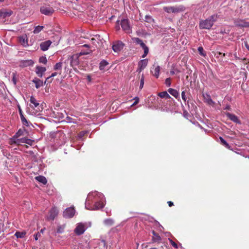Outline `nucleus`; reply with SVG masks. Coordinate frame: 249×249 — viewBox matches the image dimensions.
I'll return each mask as SVG.
<instances>
[{"label": "nucleus", "instance_id": "52", "mask_svg": "<svg viewBox=\"0 0 249 249\" xmlns=\"http://www.w3.org/2000/svg\"><path fill=\"white\" fill-rule=\"evenodd\" d=\"M57 74H58V72H53V73H52V74L51 75V77H54V76H56V75H57Z\"/></svg>", "mask_w": 249, "mask_h": 249}, {"label": "nucleus", "instance_id": "26", "mask_svg": "<svg viewBox=\"0 0 249 249\" xmlns=\"http://www.w3.org/2000/svg\"><path fill=\"white\" fill-rule=\"evenodd\" d=\"M35 179L39 182L46 184L47 182L46 178L42 176H38L35 177Z\"/></svg>", "mask_w": 249, "mask_h": 249}, {"label": "nucleus", "instance_id": "35", "mask_svg": "<svg viewBox=\"0 0 249 249\" xmlns=\"http://www.w3.org/2000/svg\"><path fill=\"white\" fill-rule=\"evenodd\" d=\"M26 233L25 231L23 232H19V231H17L15 235L18 238H24L26 235Z\"/></svg>", "mask_w": 249, "mask_h": 249}, {"label": "nucleus", "instance_id": "40", "mask_svg": "<svg viewBox=\"0 0 249 249\" xmlns=\"http://www.w3.org/2000/svg\"><path fill=\"white\" fill-rule=\"evenodd\" d=\"M145 21L148 23H152L154 22V19H153L151 16L146 15L145 17Z\"/></svg>", "mask_w": 249, "mask_h": 249}, {"label": "nucleus", "instance_id": "10", "mask_svg": "<svg viewBox=\"0 0 249 249\" xmlns=\"http://www.w3.org/2000/svg\"><path fill=\"white\" fill-rule=\"evenodd\" d=\"M85 231V225L82 223H78L74 229V232L77 235L82 234Z\"/></svg>", "mask_w": 249, "mask_h": 249}, {"label": "nucleus", "instance_id": "50", "mask_svg": "<svg viewBox=\"0 0 249 249\" xmlns=\"http://www.w3.org/2000/svg\"><path fill=\"white\" fill-rule=\"evenodd\" d=\"M85 132L82 131L79 133L78 136L79 137H82L84 136V135H85Z\"/></svg>", "mask_w": 249, "mask_h": 249}, {"label": "nucleus", "instance_id": "21", "mask_svg": "<svg viewBox=\"0 0 249 249\" xmlns=\"http://www.w3.org/2000/svg\"><path fill=\"white\" fill-rule=\"evenodd\" d=\"M40 12L45 15H50L53 13V10L50 8L42 7L40 8Z\"/></svg>", "mask_w": 249, "mask_h": 249}, {"label": "nucleus", "instance_id": "49", "mask_svg": "<svg viewBox=\"0 0 249 249\" xmlns=\"http://www.w3.org/2000/svg\"><path fill=\"white\" fill-rule=\"evenodd\" d=\"M170 243H171V245L173 246V247H174L175 248L177 249L178 248V246L177 244L176 243H175L174 241H173V240H171Z\"/></svg>", "mask_w": 249, "mask_h": 249}, {"label": "nucleus", "instance_id": "28", "mask_svg": "<svg viewBox=\"0 0 249 249\" xmlns=\"http://www.w3.org/2000/svg\"><path fill=\"white\" fill-rule=\"evenodd\" d=\"M105 206V204L102 201H97L94 204V210H99L102 209Z\"/></svg>", "mask_w": 249, "mask_h": 249}, {"label": "nucleus", "instance_id": "53", "mask_svg": "<svg viewBox=\"0 0 249 249\" xmlns=\"http://www.w3.org/2000/svg\"><path fill=\"white\" fill-rule=\"evenodd\" d=\"M38 236H40V234L38 232L35 235V238L36 240H37L38 239Z\"/></svg>", "mask_w": 249, "mask_h": 249}, {"label": "nucleus", "instance_id": "56", "mask_svg": "<svg viewBox=\"0 0 249 249\" xmlns=\"http://www.w3.org/2000/svg\"><path fill=\"white\" fill-rule=\"evenodd\" d=\"M230 109H231V107H230V106H227L225 108V109H228V110H230Z\"/></svg>", "mask_w": 249, "mask_h": 249}, {"label": "nucleus", "instance_id": "4", "mask_svg": "<svg viewBox=\"0 0 249 249\" xmlns=\"http://www.w3.org/2000/svg\"><path fill=\"white\" fill-rule=\"evenodd\" d=\"M163 9L165 12L168 13H178L184 11L185 10V7L183 5H179L178 6H164Z\"/></svg>", "mask_w": 249, "mask_h": 249}, {"label": "nucleus", "instance_id": "25", "mask_svg": "<svg viewBox=\"0 0 249 249\" xmlns=\"http://www.w3.org/2000/svg\"><path fill=\"white\" fill-rule=\"evenodd\" d=\"M19 112L20 114V119L23 124L27 126H29V123L28 121L26 119V118L24 117L23 114V112L20 108H19Z\"/></svg>", "mask_w": 249, "mask_h": 249}, {"label": "nucleus", "instance_id": "17", "mask_svg": "<svg viewBox=\"0 0 249 249\" xmlns=\"http://www.w3.org/2000/svg\"><path fill=\"white\" fill-rule=\"evenodd\" d=\"M49 26L48 25L46 26H37L35 27L34 31H41L42 30H47L48 31H53V30L54 31H58L56 29L53 28V29H49Z\"/></svg>", "mask_w": 249, "mask_h": 249}, {"label": "nucleus", "instance_id": "45", "mask_svg": "<svg viewBox=\"0 0 249 249\" xmlns=\"http://www.w3.org/2000/svg\"><path fill=\"white\" fill-rule=\"evenodd\" d=\"M181 97L182 100L185 102L187 101V97L185 94V91H182L181 92Z\"/></svg>", "mask_w": 249, "mask_h": 249}, {"label": "nucleus", "instance_id": "6", "mask_svg": "<svg viewBox=\"0 0 249 249\" xmlns=\"http://www.w3.org/2000/svg\"><path fill=\"white\" fill-rule=\"evenodd\" d=\"M234 24L235 26L240 27V28L249 27V22L240 19H235Z\"/></svg>", "mask_w": 249, "mask_h": 249}, {"label": "nucleus", "instance_id": "31", "mask_svg": "<svg viewBox=\"0 0 249 249\" xmlns=\"http://www.w3.org/2000/svg\"><path fill=\"white\" fill-rule=\"evenodd\" d=\"M108 65V63L105 60H102L99 64V69L101 71H103L106 66Z\"/></svg>", "mask_w": 249, "mask_h": 249}, {"label": "nucleus", "instance_id": "63", "mask_svg": "<svg viewBox=\"0 0 249 249\" xmlns=\"http://www.w3.org/2000/svg\"><path fill=\"white\" fill-rule=\"evenodd\" d=\"M103 242H104V245H105V241H103Z\"/></svg>", "mask_w": 249, "mask_h": 249}, {"label": "nucleus", "instance_id": "13", "mask_svg": "<svg viewBox=\"0 0 249 249\" xmlns=\"http://www.w3.org/2000/svg\"><path fill=\"white\" fill-rule=\"evenodd\" d=\"M225 114L226 116L232 122L236 124H241V121L235 115L230 112H226Z\"/></svg>", "mask_w": 249, "mask_h": 249}, {"label": "nucleus", "instance_id": "43", "mask_svg": "<svg viewBox=\"0 0 249 249\" xmlns=\"http://www.w3.org/2000/svg\"><path fill=\"white\" fill-rule=\"evenodd\" d=\"M144 76L142 75V77H141V81H140V89H142V88L143 87L144 82Z\"/></svg>", "mask_w": 249, "mask_h": 249}, {"label": "nucleus", "instance_id": "62", "mask_svg": "<svg viewBox=\"0 0 249 249\" xmlns=\"http://www.w3.org/2000/svg\"><path fill=\"white\" fill-rule=\"evenodd\" d=\"M4 0H0V2H3Z\"/></svg>", "mask_w": 249, "mask_h": 249}, {"label": "nucleus", "instance_id": "19", "mask_svg": "<svg viewBox=\"0 0 249 249\" xmlns=\"http://www.w3.org/2000/svg\"><path fill=\"white\" fill-rule=\"evenodd\" d=\"M153 236L152 237V241L153 242H157L160 243L161 241V238L159 234L156 232L154 231H153L152 232Z\"/></svg>", "mask_w": 249, "mask_h": 249}, {"label": "nucleus", "instance_id": "24", "mask_svg": "<svg viewBox=\"0 0 249 249\" xmlns=\"http://www.w3.org/2000/svg\"><path fill=\"white\" fill-rule=\"evenodd\" d=\"M168 92L176 99L179 97V92L175 89L169 88L168 89Z\"/></svg>", "mask_w": 249, "mask_h": 249}, {"label": "nucleus", "instance_id": "1", "mask_svg": "<svg viewBox=\"0 0 249 249\" xmlns=\"http://www.w3.org/2000/svg\"><path fill=\"white\" fill-rule=\"evenodd\" d=\"M218 17L217 14H214L205 20H201L199 22L200 28L201 29H210L214 23L217 20Z\"/></svg>", "mask_w": 249, "mask_h": 249}, {"label": "nucleus", "instance_id": "29", "mask_svg": "<svg viewBox=\"0 0 249 249\" xmlns=\"http://www.w3.org/2000/svg\"><path fill=\"white\" fill-rule=\"evenodd\" d=\"M160 71V67L159 66H157L156 67L154 68L153 71H151V72L152 73L153 75L155 76L156 78H158L159 76Z\"/></svg>", "mask_w": 249, "mask_h": 249}, {"label": "nucleus", "instance_id": "30", "mask_svg": "<svg viewBox=\"0 0 249 249\" xmlns=\"http://www.w3.org/2000/svg\"><path fill=\"white\" fill-rule=\"evenodd\" d=\"M62 68V62H58L53 67V70L55 71H60L59 72V74H61V69Z\"/></svg>", "mask_w": 249, "mask_h": 249}, {"label": "nucleus", "instance_id": "15", "mask_svg": "<svg viewBox=\"0 0 249 249\" xmlns=\"http://www.w3.org/2000/svg\"><path fill=\"white\" fill-rule=\"evenodd\" d=\"M148 64V60L145 59H142L141 60L139 63H138V69L137 70V71H139V72H140L142 71L147 65Z\"/></svg>", "mask_w": 249, "mask_h": 249}, {"label": "nucleus", "instance_id": "36", "mask_svg": "<svg viewBox=\"0 0 249 249\" xmlns=\"http://www.w3.org/2000/svg\"><path fill=\"white\" fill-rule=\"evenodd\" d=\"M198 51L200 54L202 56L205 57L206 56V53L204 51L203 48L202 46H200L198 48Z\"/></svg>", "mask_w": 249, "mask_h": 249}, {"label": "nucleus", "instance_id": "14", "mask_svg": "<svg viewBox=\"0 0 249 249\" xmlns=\"http://www.w3.org/2000/svg\"><path fill=\"white\" fill-rule=\"evenodd\" d=\"M13 14L11 10L6 11L5 9L0 10V19H4L7 17H9Z\"/></svg>", "mask_w": 249, "mask_h": 249}, {"label": "nucleus", "instance_id": "61", "mask_svg": "<svg viewBox=\"0 0 249 249\" xmlns=\"http://www.w3.org/2000/svg\"><path fill=\"white\" fill-rule=\"evenodd\" d=\"M170 72L172 74H174L175 73L174 71H171Z\"/></svg>", "mask_w": 249, "mask_h": 249}, {"label": "nucleus", "instance_id": "59", "mask_svg": "<svg viewBox=\"0 0 249 249\" xmlns=\"http://www.w3.org/2000/svg\"><path fill=\"white\" fill-rule=\"evenodd\" d=\"M217 53L219 54V55H221L222 54V53L219 52H217Z\"/></svg>", "mask_w": 249, "mask_h": 249}, {"label": "nucleus", "instance_id": "9", "mask_svg": "<svg viewBox=\"0 0 249 249\" xmlns=\"http://www.w3.org/2000/svg\"><path fill=\"white\" fill-rule=\"evenodd\" d=\"M58 211L55 207L52 208L49 212V215L48 216V219L53 220L55 217L57 215Z\"/></svg>", "mask_w": 249, "mask_h": 249}, {"label": "nucleus", "instance_id": "20", "mask_svg": "<svg viewBox=\"0 0 249 249\" xmlns=\"http://www.w3.org/2000/svg\"><path fill=\"white\" fill-rule=\"evenodd\" d=\"M25 130L24 129H19L18 132L11 138L15 140L18 137H24L25 136Z\"/></svg>", "mask_w": 249, "mask_h": 249}, {"label": "nucleus", "instance_id": "11", "mask_svg": "<svg viewBox=\"0 0 249 249\" xmlns=\"http://www.w3.org/2000/svg\"><path fill=\"white\" fill-rule=\"evenodd\" d=\"M124 44L121 41H117L115 42L112 45L113 50L116 53L120 52L124 47Z\"/></svg>", "mask_w": 249, "mask_h": 249}, {"label": "nucleus", "instance_id": "8", "mask_svg": "<svg viewBox=\"0 0 249 249\" xmlns=\"http://www.w3.org/2000/svg\"><path fill=\"white\" fill-rule=\"evenodd\" d=\"M69 61H70V65L72 68L77 65L79 63L78 57L76 55L69 56L67 60L68 62Z\"/></svg>", "mask_w": 249, "mask_h": 249}, {"label": "nucleus", "instance_id": "57", "mask_svg": "<svg viewBox=\"0 0 249 249\" xmlns=\"http://www.w3.org/2000/svg\"><path fill=\"white\" fill-rule=\"evenodd\" d=\"M223 56H225L226 55V54L225 53H222V54H221Z\"/></svg>", "mask_w": 249, "mask_h": 249}, {"label": "nucleus", "instance_id": "32", "mask_svg": "<svg viewBox=\"0 0 249 249\" xmlns=\"http://www.w3.org/2000/svg\"><path fill=\"white\" fill-rule=\"evenodd\" d=\"M33 82L36 85V89L39 88L40 87L43 86V83L42 81L39 79H37L36 80H34Z\"/></svg>", "mask_w": 249, "mask_h": 249}, {"label": "nucleus", "instance_id": "7", "mask_svg": "<svg viewBox=\"0 0 249 249\" xmlns=\"http://www.w3.org/2000/svg\"><path fill=\"white\" fill-rule=\"evenodd\" d=\"M75 212L74 208H68L64 211L63 216L65 218H71L74 216Z\"/></svg>", "mask_w": 249, "mask_h": 249}, {"label": "nucleus", "instance_id": "58", "mask_svg": "<svg viewBox=\"0 0 249 249\" xmlns=\"http://www.w3.org/2000/svg\"><path fill=\"white\" fill-rule=\"evenodd\" d=\"M5 31H10V32H12V31H14V30H7Z\"/></svg>", "mask_w": 249, "mask_h": 249}, {"label": "nucleus", "instance_id": "3", "mask_svg": "<svg viewBox=\"0 0 249 249\" xmlns=\"http://www.w3.org/2000/svg\"><path fill=\"white\" fill-rule=\"evenodd\" d=\"M120 25L124 31H128L131 29V26L130 21L128 18H122L116 21V27L117 30H120Z\"/></svg>", "mask_w": 249, "mask_h": 249}, {"label": "nucleus", "instance_id": "34", "mask_svg": "<svg viewBox=\"0 0 249 249\" xmlns=\"http://www.w3.org/2000/svg\"><path fill=\"white\" fill-rule=\"evenodd\" d=\"M219 140L220 141L221 143L224 145L225 147L228 149H230V145L227 142L221 137H219Z\"/></svg>", "mask_w": 249, "mask_h": 249}, {"label": "nucleus", "instance_id": "55", "mask_svg": "<svg viewBox=\"0 0 249 249\" xmlns=\"http://www.w3.org/2000/svg\"><path fill=\"white\" fill-rule=\"evenodd\" d=\"M83 47H86V48H88V49H89V46L87 44H85L83 46Z\"/></svg>", "mask_w": 249, "mask_h": 249}, {"label": "nucleus", "instance_id": "38", "mask_svg": "<svg viewBox=\"0 0 249 249\" xmlns=\"http://www.w3.org/2000/svg\"><path fill=\"white\" fill-rule=\"evenodd\" d=\"M47 62V59L46 56H42L39 59V62L40 63H43L44 64H46Z\"/></svg>", "mask_w": 249, "mask_h": 249}, {"label": "nucleus", "instance_id": "51", "mask_svg": "<svg viewBox=\"0 0 249 249\" xmlns=\"http://www.w3.org/2000/svg\"><path fill=\"white\" fill-rule=\"evenodd\" d=\"M167 203H168V206H169V207H172V206H173L174 205V203H173V202H172V201H168V202H167Z\"/></svg>", "mask_w": 249, "mask_h": 249}, {"label": "nucleus", "instance_id": "22", "mask_svg": "<svg viewBox=\"0 0 249 249\" xmlns=\"http://www.w3.org/2000/svg\"><path fill=\"white\" fill-rule=\"evenodd\" d=\"M34 62L32 60H22L20 62L19 66L22 67H26L32 65Z\"/></svg>", "mask_w": 249, "mask_h": 249}, {"label": "nucleus", "instance_id": "16", "mask_svg": "<svg viewBox=\"0 0 249 249\" xmlns=\"http://www.w3.org/2000/svg\"><path fill=\"white\" fill-rule=\"evenodd\" d=\"M46 71V69L45 67L41 66H36V72L39 77H42L43 73Z\"/></svg>", "mask_w": 249, "mask_h": 249}, {"label": "nucleus", "instance_id": "60", "mask_svg": "<svg viewBox=\"0 0 249 249\" xmlns=\"http://www.w3.org/2000/svg\"><path fill=\"white\" fill-rule=\"evenodd\" d=\"M88 79L90 81V77L89 75L88 76Z\"/></svg>", "mask_w": 249, "mask_h": 249}, {"label": "nucleus", "instance_id": "39", "mask_svg": "<svg viewBox=\"0 0 249 249\" xmlns=\"http://www.w3.org/2000/svg\"><path fill=\"white\" fill-rule=\"evenodd\" d=\"M91 52V50L88 49L86 51L81 50L79 53L80 55H87L89 54Z\"/></svg>", "mask_w": 249, "mask_h": 249}, {"label": "nucleus", "instance_id": "37", "mask_svg": "<svg viewBox=\"0 0 249 249\" xmlns=\"http://www.w3.org/2000/svg\"><path fill=\"white\" fill-rule=\"evenodd\" d=\"M142 49L144 50V53L142 54V58H144L146 55L147 54H148V52H149V49L146 46V45H144V46H143L142 47Z\"/></svg>", "mask_w": 249, "mask_h": 249}, {"label": "nucleus", "instance_id": "46", "mask_svg": "<svg viewBox=\"0 0 249 249\" xmlns=\"http://www.w3.org/2000/svg\"><path fill=\"white\" fill-rule=\"evenodd\" d=\"M12 81L15 85L17 84V80L16 77V73L13 72L12 73Z\"/></svg>", "mask_w": 249, "mask_h": 249}, {"label": "nucleus", "instance_id": "48", "mask_svg": "<svg viewBox=\"0 0 249 249\" xmlns=\"http://www.w3.org/2000/svg\"><path fill=\"white\" fill-rule=\"evenodd\" d=\"M52 77H51V76H50L49 77H47L45 80V81L44 82V84H45L47 82V83H50L52 82Z\"/></svg>", "mask_w": 249, "mask_h": 249}, {"label": "nucleus", "instance_id": "33", "mask_svg": "<svg viewBox=\"0 0 249 249\" xmlns=\"http://www.w3.org/2000/svg\"><path fill=\"white\" fill-rule=\"evenodd\" d=\"M104 223L107 226H111L113 225L114 221L111 218H107L104 221Z\"/></svg>", "mask_w": 249, "mask_h": 249}, {"label": "nucleus", "instance_id": "41", "mask_svg": "<svg viewBox=\"0 0 249 249\" xmlns=\"http://www.w3.org/2000/svg\"><path fill=\"white\" fill-rule=\"evenodd\" d=\"M134 40L136 43L140 44L142 47L145 45L142 41L139 38H135Z\"/></svg>", "mask_w": 249, "mask_h": 249}, {"label": "nucleus", "instance_id": "47", "mask_svg": "<svg viewBox=\"0 0 249 249\" xmlns=\"http://www.w3.org/2000/svg\"><path fill=\"white\" fill-rule=\"evenodd\" d=\"M134 100H135V102L133 103V104L131 106H134L136 105L139 102V98L138 97H135L134 98Z\"/></svg>", "mask_w": 249, "mask_h": 249}, {"label": "nucleus", "instance_id": "44", "mask_svg": "<svg viewBox=\"0 0 249 249\" xmlns=\"http://www.w3.org/2000/svg\"><path fill=\"white\" fill-rule=\"evenodd\" d=\"M165 83L167 87H170L171 85V79L170 78H166Z\"/></svg>", "mask_w": 249, "mask_h": 249}, {"label": "nucleus", "instance_id": "27", "mask_svg": "<svg viewBox=\"0 0 249 249\" xmlns=\"http://www.w3.org/2000/svg\"><path fill=\"white\" fill-rule=\"evenodd\" d=\"M158 95L162 98H165L166 99H170L171 96L169 95V94L167 93V91H164L162 92H160L158 93Z\"/></svg>", "mask_w": 249, "mask_h": 249}, {"label": "nucleus", "instance_id": "54", "mask_svg": "<svg viewBox=\"0 0 249 249\" xmlns=\"http://www.w3.org/2000/svg\"><path fill=\"white\" fill-rule=\"evenodd\" d=\"M245 46L246 47L247 49L249 51V44L248 43H245Z\"/></svg>", "mask_w": 249, "mask_h": 249}, {"label": "nucleus", "instance_id": "42", "mask_svg": "<svg viewBox=\"0 0 249 249\" xmlns=\"http://www.w3.org/2000/svg\"><path fill=\"white\" fill-rule=\"evenodd\" d=\"M64 227L62 226H59L57 229V232L61 233L64 232Z\"/></svg>", "mask_w": 249, "mask_h": 249}, {"label": "nucleus", "instance_id": "2", "mask_svg": "<svg viewBox=\"0 0 249 249\" xmlns=\"http://www.w3.org/2000/svg\"><path fill=\"white\" fill-rule=\"evenodd\" d=\"M9 144L10 145L16 144L18 145L21 144V143H27L30 145H32L34 143V141L31 139L27 138L26 137H18V138L15 139V140H13L12 139H10L9 140Z\"/></svg>", "mask_w": 249, "mask_h": 249}, {"label": "nucleus", "instance_id": "12", "mask_svg": "<svg viewBox=\"0 0 249 249\" xmlns=\"http://www.w3.org/2000/svg\"><path fill=\"white\" fill-rule=\"evenodd\" d=\"M52 44V42L50 40L41 42L40 44V50L42 51L48 50Z\"/></svg>", "mask_w": 249, "mask_h": 249}, {"label": "nucleus", "instance_id": "5", "mask_svg": "<svg viewBox=\"0 0 249 249\" xmlns=\"http://www.w3.org/2000/svg\"><path fill=\"white\" fill-rule=\"evenodd\" d=\"M30 101L32 105H30L31 108H36V111L37 112L41 111L43 109V105H39V103L37 101L36 99L33 96L30 97Z\"/></svg>", "mask_w": 249, "mask_h": 249}, {"label": "nucleus", "instance_id": "23", "mask_svg": "<svg viewBox=\"0 0 249 249\" xmlns=\"http://www.w3.org/2000/svg\"><path fill=\"white\" fill-rule=\"evenodd\" d=\"M203 97H204L205 102L206 103H207L208 104H209L210 105H212L214 104V102L211 99V96L209 94H208L207 93L204 94Z\"/></svg>", "mask_w": 249, "mask_h": 249}, {"label": "nucleus", "instance_id": "64", "mask_svg": "<svg viewBox=\"0 0 249 249\" xmlns=\"http://www.w3.org/2000/svg\"><path fill=\"white\" fill-rule=\"evenodd\" d=\"M93 17V15L91 16V18H92Z\"/></svg>", "mask_w": 249, "mask_h": 249}, {"label": "nucleus", "instance_id": "18", "mask_svg": "<svg viewBox=\"0 0 249 249\" xmlns=\"http://www.w3.org/2000/svg\"><path fill=\"white\" fill-rule=\"evenodd\" d=\"M19 43L24 47L28 46V38L26 35H23L18 37Z\"/></svg>", "mask_w": 249, "mask_h": 249}]
</instances>
